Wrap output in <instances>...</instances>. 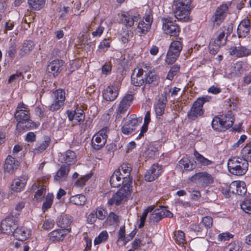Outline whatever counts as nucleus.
<instances>
[{"instance_id": "obj_1", "label": "nucleus", "mask_w": 251, "mask_h": 251, "mask_svg": "<svg viewBox=\"0 0 251 251\" xmlns=\"http://www.w3.org/2000/svg\"><path fill=\"white\" fill-rule=\"evenodd\" d=\"M174 14L178 20L184 22L190 21L189 14L192 8L191 0H175Z\"/></svg>"}, {"instance_id": "obj_2", "label": "nucleus", "mask_w": 251, "mask_h": 251, "mask_svg": "<svg viewBox=\"0 0 251 251\" xmlns=\"http://www.w3.org/2000/svg\"><path fill=\"white\" fill-rule=\"evenodd\" d=\"M248 161L243 158L233 157L228 159L227 167L229 172L233 175L242 176L248 168Z\"/></svg>"}, {"instance_id": "obj_3", "label": "nucleus", "mask_w": 251, "mask_h": 251, "mask_svg": "<svg viewBox=\"0 0 251 251\" xmlns=\"http://www.w3.org/2000/svg\"><path fill=\"white\" fill-rule=\"evenodd\" d=\"M183 45L181 38H176V40H174L170 45L168 51L166 62L169 64H172L176 61L179 56L182 49Z\"/></svg>"}, {"instance_id": "obj_4", "label": "nucleus", "mask_w": 251, "mask_h": 251, "mask_svg": "<svg viewBox=\"0 0 251 251\" xmlns=\"http://www.w3.org/2000/svg\"><path fill=\"white\" fill-rule=\"evenodd\" d=\"M133 100V96L131 94H127L124 96L121 100L116 110V120L124 121L126 115L127 117L129 112H127L131 103Z\"/></svg>"}, {"instance_id": "obj_5", "label": "nucleus", "mask_w": 251, "mask_h": 251, "mask_svg": "<svg viewBox=\"0 0 251 251\" xmlns=\"http://www.w3.org/2000/svg\"><path fill=\"white\" fill-rule=\"evenodd\" d=\"M189 180L201 187H205L213 183L214 177L206 172H201L196 173Z\"/></svg>"}, {"instance_id": "obj_6", "label": "nucleus", "mask_w": 251, "mask_h": 251, "mask_svg": "<svg viewBox=\"0 0 251 251\" xmlns=\"http://www.w3.org/2000/svg\"><path fill=\"white\" fill-rule=\"evenodd\" d=\"M162 21V28L165 33L171 36L178 38L180 32V28L176 21H173L170 18H164Z\"/></svg>"}, {"instance_id": "obj_7", "label": "nucleus", "mask_w": 251, "mask_h": 251, "mask_svg": "<svg viewBox=\"0 0 251 251\" xmlns=\"http://www.w3.org/2000/svg\"><path fill=\"white\" fill-rule=\"evenodd\" d=\"M10 215V216L2 220L1 223L0 229L5 234H13L17 228V218L14 216V211L11 212Z\"/></svg>"}, {"instance_id": "obj_8", "label": "nucleus", "mask_w": 251, "mask_h": 251, "mask_svg": "<svg viewBox=\"0 0 251 251\" xmlns=\"http://www.w3.org/2000/svg\"><path fill=\"white\" fill-rule=\"evenodd\" d=\"M160 207V208L155 209L150 214L149 217V222L155 224L164 217H173V214L169 210H167L165 206H162Z\"/></svg>"}, {"instance_id": "obj_9", "label": "nucleus", "mask_w": 251, "mask_h": 251, "mask_svg": "<svg viewBox=\"0 0 251 251\" xmlns=\"http://www.w3.org/2000/svg\"><path fill=\"white\" fill-rule=\"evenodd\" d=\"M131 189L128 187H121L117 193H115L112 197L108 201V203L110 205L115 204L118 205L123 201L126 200V198L129 195Z\"/></svg>"}, {"instance_id": "obj_10", "label": "nucleus", "mask_w": 251, "mask_h": 251, "mask_svg": "<svg viewBox=\"0 0 251 251\" xmlns=\"http://www.w3.org/2000/svg\"><path fill=\"white\" fill-rule=\"evenodd\" d=\"M204 114L203 107L201 105L199 101H195L187 112L188 118L191 120H196L202 116Z\"/></svg>"}, {"instance_id": "obj_11", "label": "nucleus", "mask_w": 251, "mask_h": 251, "mask_svg": "<svg viewBox=\"0 0 251 251\" xmlns=\"http://www.w3.org/2000/svg\"><path fill=\"white\" fill-rule=\"evenodd\" d=\"M229 53L238 58L245 57L251 55V49L243 46H232L229 49Z\"/></svg>"}, {"instance_id": "obj_12", "label": "nucleus", "mask_w": 251, "mask_h": 251, "mask_svg": "<svg viewBox=\"0 0 251 251\" xmlns=\"http://www.w3.org/2000/svg\"><path fill=\"white\" fill-rule=\"evenodd\" d=\"M161 170L162 167L158 164H153L145 175V180L149 182L154 180L160 175Z\"/></svg>"}, {"instance_id": "obj_13", "label": "nucleus", "mask_w": 251, "mask_h": 251, "mask_svg": "<svg viewBox=\"0 0 251 251\" xmlns=\"http://www.w3.org/2000/svg\"><path fill=\"white\" fill-rule=\"evenodd\" d=\"M229 191L233 194L244 195L247 192V188L244 182L234 181L229 186Z\"/></svg>"}, {"instance_id": "obj_14", "label": "nucleus", "mask_w": 251, "mask_h": 251, "mask_svg": "<svg viewBox=\"0 0 251 251\" xmlns=\"http://www.w3.org/2000/svg\"><path fill=\"white\" fill-rule=\"evenodd\" d=\"M64 65V62L62 60H52L47 66V70L54 76H56L61 72Z\"/></svg>"}, {"instance_id": "obj_15", "label": "nucleus", "mask_w": 251, "mask_h": 251, "mask_svg": "<svg viewBox=\"0 0 251 251\" xmlns=\"http://www.w3.org/2000/svg\"><path fill=\"white\" fill-rule=\"evenodd\" d=\"M27 180L26 176L15 178L11 184V189L16 192H20L23 191L25 186Z\"/></svg>"}, {"instance_id": "obj_16", "label": "nucleus", "mask_w": 251, "mask_h": 251, "mask_svg": "<svg viewBox=\"0 0 251 251\" xmlns=\"http://www.w3.org/2000/svg\"><path fill=\"white\" fill-rule=\"evenodd\" d=\"M119 95L118 87L110 85L108 86L102 92L103 98L108 101H114Z\"/></svg>"}, {"instance_id": "obj_17", "label": "nucleus", "mask_w": 251, "mask_h": 251, "mask_svg": "<svg viewBox=\"0 0 251 251\" xmlns=\"http://www.w3.org/2000/svg\"><path fill=\"white\" fill-rule=\"evenodd\" d=\"M152 22V17L150 15H146L143 20L138 23L137 29L140 34H146L150 29Z\"/></svg>"}, {"instance_id": "obj_18", "label": "nucleus", "mask_w": 251, "mask_h": 251, "mask_svg": "<svg viewBox=\"0 0 251 251\" xmlns=\"http://www.w3.org/2000/svg\"><path fill=\"white\" fill-rule=\"evenodd\" d=\"M76 156L75 152L68 150L66 152L61 153L59 156V160L63 163L66 164L65 165H70L72 164H74L76 160Z\"/></svg>"}, {"instance_id": "obj_19", "label": "nucleus", "mask_w": 251, "mask_h": 251, "mask_svg": "<svg viewBox=\"0 0 251 251\" xmlns=\"http://www.w3.org/2000/svg\"><path fill=\"white\" fill-rule=\"evenodd\" d=\"M67 113L69 121H74L75 124L82 122L85 118L84 112L81 109H76L72 111L67 110Z\"/></svg>"}, {"instance_id": "obj_20", "label": "nucleus", "mask_w": 251, "mask_h": 251, "mask_svg": "<svg viewBox=\"0 0 251 251\" xmlns=\"http://www.w3.org/2000/svg\"><path fill=\"white\" fill-rule=\"evenodd\" d=\"M251 28V22L249 19H244L241 21L237 28L239 38H245L249 33Z\"/></svg>"}, {"instance_id": "obj_21", "label": "nucleus", "mask_w": 251, "mask_h": 251, "mask_svg": "<svg viewBox=\"0 0 251 251\" xmlns=\"http://www.w3.org/2000/svg\"><path fill=\"white\" fill-rule=\"evenodd\" d=\"M19 162L15 158L8 155L5 159L4 169L9 173H13L18 168Z\"/></svg>"}, {"instance_id": "obj_22", "label": "nucleus", "mask_w": 251, "mask_h": 251, "mask_svg": "<svg viewBox=\"0 0 251 251\" xmlns=\"http://www.w3.org/2000/svg\"><path fill=\"white\" fill-rule=\"evenodd\" d=\"M227 8L226 4H222L217 8L214 16L212 17L213 22L216 23L217 25H219L224 20Z\"/></svg>"}, {"instance_id": "obj_23", "label": "nucleus", "mask_w": 251, "mask_h": 251, "mask_svg": "<svg viewBox=\"0 0 251 251\" xmlns=\"http://www.w3.org/2000/svg\"><path fill=\"white\" fill-rule=\"evenodd\" d=\"M13 235L17 240L23 241L29 237L30 230L25 227H17Z\"/></svg>"}, {"instance_id": "obj_24", "label": "nucleus", "mask_w": 251, "mask_h": 251, "mask_svg": "<svg viewBox=\"0 0 251 251\" xmlns=\"http://www.w3.org/2000/svg\"><path fill=\"white\" fill-rule=\"evenodd\" d=\"M70 170L69 165H62L55 175L54 179L59 182L65 180Z\"/></svg>"}, {"instance_id": "obj_25", "label": "nucleus", "mask_w": 251, "mask_h": 251, "mask_svg": "<svg viewBox=\"0 0 251 251\" xmlns=\"http://www.w3.org/2000/svg\"><path fill=\"white\" fill-rule=\"evenodd\" d=\"M72 222V217L68 215H63L58 218L56 223L59 227L63 228L62 229L67 230L68 231H71L69 227Z\"/></svg>"}, {"instance_id": "obj_26", "label": "nucleus", "mask_w": 251, "mask_h": 251, "mask_svg": "<svg viewBox=\"0 0 251 251\" xmlns=\"http://www.w3.org/2000/svg\"><path fill=\"white\" fill-rule=\"evenodd\" d=\"M145 85L149 84L151 86H155L158 84L160 77L155 72L150 71L145 75Z\"/></svg>"}, {"instance_id": "obj_27", "label": "nucleus", "mask_w": 251, "mask_h": 251, "mask_svg": "<svg viewBox=\"0 0 251 251\" xmlns=\"http://www.w3.org/2000/svg\"><path fill=\"white\" fill-rule=\"evenodd\" d=\"M189 228L192 231L195 232L199 237L201 238L205 237L208 232L206 227L201 222L197 224L191 225Z\"/></svg>"}, {"instance_id": "obj_28", "label": "nucleus", "mask_w": 251, "mask_h": 251, "mask_svg": "<svg viewBox=\"0 0 251 251\" xmlns=\"http://www.w3.org/2000/svg\"><path fill=\"white\" fill-rule=\"evenodd\" d=\"M121 22L126 26L131 27L134 22H137L139 19V15L136 16L130 15L128 13H125L122 14Z\"/></svg>"}, {"instance_id": "obj_29", "label": "nucleus", "mask_w": 251, "mask_h": 251, "mask_svg": "<svg viewBox=\"0 0 251 251\" xmlns=\"http://www.w3.org/2000/svg\"><path fill=\"white\" fill-rule=\"evenodd\" d=\"M66 234L64 229H57L50 232L49 236L51 241L56 242L62 241Z\"/></svg>"}, {"instance_id": "obj_30", "label": "nucleus", "mask_w": 251, "mask_h": 251, "mask_svg": "<svg viewBox=\"0 0 251 251\" xmlns=\"http://www.w3.org/2000/svg\"><path fill=\"white\" fill-rule=\"evenodd\" d=\"M221 118L226 130L232 126L235 120L231 111H228L226 114L221 115Z\"/></svg>"}, {"instance_id": "obj_31", "label": "nucleus", "mask_w": 251, "mask_h": 251, "mask_svg": "<svg viewBox=\"0 0 251 251\" xmlns=\"http://www.w3.org/2000/svg\"><path fill=\"white\" fill-rule=\"evenodd\" d=\"M167 99L165 96L161 95L155 106V112L158 116H162L164 113Z\"/></svg>"}, {"instance_id": "obj_32", "label": "nucleus", "mask_w": 251, "mask_h": 251, "mask_svg": "<svg viewBox=\"0 0 251 251\" xmlns=\"http://www.w3.org/2000/svg\"><path fill=\"white\" fill-rule=\"evenodd\" d=\"M106 142L105 138L95 134L92 139V145L94 149L99 150L104 146Z\"/></svg>"}, {"instance_id": "obj_33", "label": "nucleus", "mask_w": 251, "mask_h": 251, "mask_svg": "<svg viewBox=\"0 0 251 251\" xmlns=\"http://www.w3.org/2000/svg\"><path fill=\"white\" fill-rule=\"evenodd\" d=\"M15 118L18 123H22L29 118V112L27 110H17L15 113Z\"/></svg>"}, {"instance_id": "obj_34", "label": "nucleus", "mask_w": 251, "mask_h": 251, "mask_svg": "<svg viewBox=\"0 0 251 251\" xmlns=\"http://www.w3.org/2000/svg\"><path fill=\"white\" fill-rule=\"evenodd\" d=\"M34 126V122L28 118V120H25L22 123H17L16 129L18 132H21L26 129H30Z\"/></svg>"}, {"instance_id": "obj_35", "label": "nucleus", "mask_w": 251, "mask_h": 251, "mask_svg": "<svg viewBox=\"0 0 251 251\" xmlns=\"http://www.w3.org/2000/svg\"><path fill=\"white\" fill-rule=\"evenodd\" d=\"M119 174L117 173V172H114L110 178V183L112 187H119L121 186V187H123L124 183L123 181H122V179H120V176H118Z\"/></svg>"}, {"instance_id": "obj_36", "label": "nucleus", "mask_w": 251, "mask_h": 251, "mask_svg": "<svg viewBox=\"0 0 251 251\" xmlns=\"http://www.w3.org/2000/svg\"><path fill=\"white\" fill-rule=\"evenodd\" d=\"M50 140V138L49 137L45 136L44 138V141L38 143L37 147L33 150L34 153H39L45 150L49 146Z\"/></svg>"}, {"instance_id": "obj_37", "label": "nucleus", "mask_w": 251, "mask_h": 251, "mask_svg": "<svg viewBox=\"0 0 251 251\" xmlns=\"http://www.w3.org/2000/svg\"><path fill=\"white\" fill-rule=\"evenodd\" d=\"M34 43L30 40L25 42L22 48L19 52V54L21 56H24L26 54H28L33 49Z\"/></svg>"}, {"instance_id": "obj_38", "label": "nucleus", "mask_w": 251, "mask_h": 251, "mask_svg": "<svg viewBox=\"0 0 251 251\" xmlns=\"http://www.w3.org/2000/svg\"><path fill=\"white\" fill-rule=\"evenodd\" d=\"M179 165L180 167H183L186 171H192L194 170L196 166V162L191 161L187 158H183L179 161Z\"/></svg>"}, {"instance_id": "obj_39", "label": "nucleus", "mask_w": 251, "mask_h": 251, "mask_svg": "<svg viewBox=\"0 0 251 251\" xmlns=\"http://www.w3.org/2000/svg\"><path fill=\"white\" fill-rule=\"evenodd\" d=\"M212 126L216 130L222 131H225L226 128L224 127L221 117L215 116L212 122Z\"/></svg>"}, {"instance_id": "obj_40", "label": "nucleus", "mask_w": 251, "mask_h": 251, "mask_svg": "<svg viewBox=\"0 0 251 251\" xmlns=\"http://www.w3.org/2000/svg\"><path fill=\"white\" fill-rule=\"evenodd\" d=\"M115 172H117V173L119 174L118 176H120V179H122V181H123L124 185L123 187L127 188L128 187L129 189L131 188V184L132 183V179L130 177V176H126V174H124L122 171H120V170H116Z\"/></svg>"}, {"instance_id": "obj_41", "label": "nucleus", "mask_w": 251, "mask_h": 251, "mask_svg": "<svg viewBox=\"0 0 251 251\" xmlns=\"http://www.w3.org/2000/svg\"><path fill=\"white\" fill-rule=\"evenodd\" d=\"M46 0H28L29 7L35 10H39L42 9L45 3Z\"/></svg>"}, {"instance_id": "obj_42", "label": "nucleus", "mask_w": 251, "mask_h": 251, "mask_svg": "<svg viewBox=\"0 0 251 251\" xmlns=\"http://www.w3.org/2000/svg\"><path fill=\"white\" fill-rule=\"evenodd\" d=\"M70 201L71 203L77 205H83L86 201V199L84 195H76L72 196Z\"/></svg>"}, {"instance_id": "obj_43", "label": "nucleus", "mask_w": 251, "mask_h": 251, "mask_svg": "<svg viewBox=\"0 0 251 251\" xmlns=\"http://www.w3.org/2000/svg\"><path fill=\"white\" fill-rule=\"evenodd\" d=\"M194 155L196 157L198 162L201 166H208L212 163V161L204 157L203 155L199 153L197 151H195Z\"/></svg>"}, {"instance_id": "obj_44", "label": "nucleus", "mask_w": 251, "mask_h": 251, "mask_svg": "<svg viewBox=\"0 0 251 251\" xmlns=\"http://www.w3.org/2000/svg\"><path fill=\"white\" fill-rule=\"evenodd\" d=\"M218 36L216 39L213 40L214 43H219L221 46L225 45L226 43L227 36L225 37V30H219Z\"/></svg>"}, {"instance_id": "obj_45", "label": "nucleus", "mask_w": 251, "mask_h": 251, "mask_svg": "<svg viewBox=\"0 0 251 251\" xmlns=\"http://www.w3.org/2000/svg\"><path fill=\"white\" fill-rule=\"evenodd\" d=\"M142 118L136 117V115H131L129 117L128 121L126 122L132 127H134L136 129V127L140 123L142 122Z\"/></svg>"}, {"instance_id": "obj_46", "label": "nucleus", "mask_w": 251, "mask_h": 251, "mask_svg": "<svg viewBox=\"0 0 251 251\" xmlns=\"http://www.w3.org/2000/svg\"><path fill=\"white\" fill-rule=\"evenodd\" d=\"M240 206L245 212L251 214V198L245 199L241 203Z\"/></svg>"}, {"instance_id": "obj_47", "label": "nucleus", "mask_w": 251, "mask_h": 251, "mask_svg": "<svg viewBox=\"0 0 251 251\" xmlns=\"http://www.w3.org/2000/svg\"><path fill=\"white\" fill-rule=\"evenodd\" d=\"M241 153L244 159L248 161H251V142L247 144L241 151Z\"/></svg>"}, {"instance_id": "obj_48", "label": "nucleus", "mask_w": 251, "mask_h": 251, "mask_svg": "<svg viewBox=\"0 0 251 251\" xmlns=\"http://www.w3.org/2000/svg\"><path fill=\"white\" fill-rule=\"evenodd\" d=\"M142 236H143V239L137 237L132 243V249H140L142 246H144L146 244V242L144 241V237H147V235L146 234L143 233Z\"/></svg>"}, {"instance_id": "obj_49", "label": "nucleus", "mask_w": 251, "mask_h": 251, "mask_svg": "<svg viewBox=\"0 0 251 251\" xmlns=\"http://www.w3.org/2000/svg\"><path fill=\"white\" fill-rule=\"evenodd\" d=\"M108 238V234L106 231H102L94 240L95 245L100 244L106 241Z\"/></svg>"}, {"instance_id": "obj_50", "label": "nucleus", "mask_w": 251, "mask_h": 251, "mask_svg": "<svg viewBox=\"0 0 251 251\" xmlns=\"http://www.w3.org/2000/svg\"><path fill=\"white\" fill-rule=\"evenodd\" d=\"M121 40L124 43L128 42L133 37V33L130 30H124L121 33Z\"/></svg>"}, {"instance_id": "obj_51", "label": "nucleus", "mask_w": 251, "mask_h": 251, "mask_svg": "<svg viewBox=\"0 0 251 251\" xmlns=\"http://www.w3.org/2000/svg\"><path fill=\"white\" fill-rule=\"evenodd\" d=\"M54 99L56 100H59V101L62 102V103H64L65 100V92L62 89H58L53 93Z\"/></svg>"}, {"instance_id": "obj_52", "label": "nucleus", "mask_w": 251, "mask_h": 251, "mask_svg": "<svg viewBox=\"0 0 251 251\" xmlns=\"http://www.w3.org/2000/svg\"><path fill=\"white\" fill-rule=\"evenodd\" d=\"M53 196L48 194L46 197L45 201L43 202L42 205V210L44 212L48 210L50 207L53 202Z\"/></svg>"}, {"instance_id": "obj_53", "label": "nucleus", "mask_w": 251, "mask_h": 251, "mask_svg": "<svg viewBox=\"0 0 251 251\" xmlns=\"http://www.w3.org/2000/svg\"><path fill=\"white\" fill-rule=\"evenodd\" d=\"M174 238L176 242L178 244H183L185 243L184 233L181 231L176 232Z\"/></svg>"}, {"instance_id": "obj_54", "label": "nucleus", "mask_w": 251, "mask_h": 251, "mask_svg": "<svg viewBox=\"0 0 251 251\" xmlns=\"http://www.w3.org/2000/svg\"><path fill=\"white\" fill-rule=\"evenodd\" d=\"M201 223L202 224L208 231V229L211 228L213 225V218L210 216H205L202 218Z\"/></svg>"}, {"instance_id": "obj_55", "label": "nucleus", "mask_w": 251, "mask_h": 251, "mask_svg": "<svg viewBox=\"0 0 251 251\" xmlns=\"http://www.w3.org/2000/svg\"><path fill=\"white\" fill-rule=\"evenodd\" d=\"M180 66L178 65H175L172 67L167 75V78L172 80L174 76L179 72Z\"/></svg>"}, {"instance_id": "obj_56", "label": "nucleus", "mask_w": 251, "mask_h": 251, "mask_svg": "<svg viewBox=\"0 0 251 251\" xmlns=\"http://www.w3.org/2000/svg\"><path fill=\"white\" fill-rule=\"evenodd\" d=\"M219 43H214V41L212 40L209 45V52L212 54H216L220 48L221 45L218 44Z\"/></svg>"}, {"instance_id": "obj_57", "label": "nucleus", "mask_w": 251, "mask_h": 251, "mask_svg": "<svg viewBox=\"0 0 251 251\" xmlns=\"http://www.w3.org/2000/svg\"><path fill=\"white\" fill-rule=\"evenodd\" d=\"M131 84L137 87H140L143 84L145 83V79L143 77H133L131 76Z\"/></svg>"}, {"instance_id": "obj_58", "label": "nucleus", "mask_w": 251, "mask_h": 251, "mask_svg": "<svg viewBox=\"0 0 251 251\" xmlns=\"http://www.w3.org/2000/svg\"><path fill=\"white\" fill-rule=\"evenodd\" d=\"M135 130L134 127H132L126 122L124 125L122 127V132L126 135H129L132 134Z\"/></svg>"}, {"instance_id": "obj_59", "label": "nucleus", "mask_w": 251, "mask_h": 251, "mask_svg": "<svg viewBox=\"0 0 251 251\" xmlns=\"http://www.w3.org/2000/svg\"><path fill=\"white\" fill-rule=\"evenodd\" d=\"M25 203L24 201H20L15 205V209L13 210L12 212L14 211V216L16 217V218H18V216L20 215V212L25 207Z\"/></svg>"}, {"instance_id": "obj_60", "label": "nucleus", "mask_w": 251, "mask_h": 251, "mask_svg": "<svg viewBox=\"0 0 251 251\" xmlns=\"http://www.w3.org/2000/svg\"><path fill=\"white\" fill-rule=\"evenodd\" d=\"M64 104L62 103V102L59 101V100H56L53 99V100L50 106V110L51 111H55L58 110Z\"/></svg>"}, {"instance_id": "obj_61", "label": "nucleus", "mask_w": 251, "mask_h": 251, "mask_svg": "<svg viewBox=\"0 0 251 251\" xmlns=\"http://www.w3.org/2000/svg\"><path fill=\"white\" fill-rule=\"evenodd\" d=\"M90 177L91 176L87 175L80 177L75 181V185L77 187H81L83 186L85 182L90 178Z\"/></svg>"}, {"instance_id": "obj_62", "label": "nucleus", "mask_w": 251, "mask_h": 251, "mask_svg": "<svg viewBox=\"0 0 251 251\" xmlns=\"http://www.w3.org/2000/svg\"><path fill=\"white\" fill-rule=\"evenodd\" d=\"M54 225V222L52 219H47L44 221L42 226V228L45 230H49L52 228Z\"/></svg>"}, {"instance_id": "obj_63", "label": "nucleus", "mask_w": 251, "mask_h": 251, "mask_svg": "<svg viewBox=\"0 0 251 251\" xmlns=\"http://www.w3.org/2000/svg\"><path fill=\"white\" fill-rule=\"evenodd\" d=\"M117 170H120L124 174H126V176H130L131 168L129 165L124 164L122 165Z\"/></svg>"}, {"instance_id": "obj_64", "label": "nucleus", "mask_w": 251, "mask_h": 251, "mask_svg": "<svg viewBox=\"0 0 251 251\" xmlns=\"http://www.w3.org/2000/svg\"><path fill=\"white\" fill-rule=\"evenodd\" d=\"M104 29V27L100 25L95 31L92 32V36L94 37H100L103 33Z\"/></svg>"}]
</instances>
